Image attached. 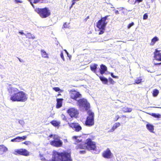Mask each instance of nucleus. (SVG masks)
<instances>
[{"mask_svg": "<svg viewBox=\"0 0 161 161\" xmlns=\"http://www.w3.org/2000/svg\"><path fill=\"white\" fill-rule=\"evenodd\" d=\"M104 30H101L99 33V35H101L103 34L104 32Z\"/></svg>", "mask_w": 161, "mask_h": 161, "instance_id": "nucleus-48", "label": "nucleus"}, {"mask_svg": "<svg viewBox=\"0 0 161 161\" xmlns=\"http://www.w3.org/2000/svg\"><path fill=\"white\" fill-rule=\"evenodd\" d=\"M120 117L119 115H116L115 117V119H114L115 121H117L119 119V118Z\"/></svg>", "mask_w": 161, "mask_h": 161, "instance_id": "nucleus-46", "label": "nucleus"}, {"mask_svg": "<svg viewBox=\"0 0 161 161\" xmlns=\"http://www.w3.org/2000/svg\"><path fill=\"white\" fill-rule=\"evenodd\" d=\"M35 11L42 18L48 17L51 14L50 10L47 7L42 8H36L35 9Z\"/></svg>", "mask_w": 161, "mask_h": 161, "instance_id": "nucleus-2", "label": "nucleus"}, {"mask_svg": "<svg viewBox=\"0 0 161 161\" xmlns=\"http://www.w3.org/2000/svg\"><path fill=\"white\" fill-rule=\"evenodd\" d=\"M76 149L77 150L81 149L84 150L86 149V144H85V142L78 144L76 147Z\"/></svg>", "mask_w": 161, "mask_h": 161, "instance_id": "nucleus-17", "label": "nucleus"}, {"mask_svg": "<svg viewBox=\"0 0 161 161\" xmlns=\"http://www.w3.org/2000/svg\"><path fill=\"white\" fill-rule=\"evenodd\" d=\"M109 15H106L105 17L102 18L100 19L99 20L97 23L96 26L99 29L104 30L105 27L107 24L106 21L107 19V18Z\"/></svg>", "mask_w": 161, "mask_h": 161, "instance_id": "nucleus-5", "label": "nucleus"}, {"mask_svg": "<svg viewBox=\"0 0 161 161\" xmlns=\"http://www.w3.org/2000/svg\"><path fill=\"white\" fill-rule=\"evenodd\" d=\"M97 65L96 64H94L92 65H90V68L91 70L93 71V72L96 74L98 76V73L99 72L98 71H96V69L97 68Z\"/></svg>", "mask_w": 161, "mask_h": 161, "instance_id": "nucleus-14", "label": "nucleus"}, {"mask_svg": "<svg viewBox=\"0 0 161 161\" xmlns=\"http://www.w3.org/2000/svg\"><path fill=\"white\" fill-rule=\"evenodd\" d=\"M11 141L12 142H20L19 136L16 137V138L11 139Z\"/></svg>", "mask_w": 161, "mask_h": 161, "instance_id": "nucleus-31", "label": "nucleus"}, {"mask_svg": "<svg viewBox=\"0 0 161 161\" xmlns=\"http://www.w3.org/2000/svg\"><path fill=\"white\" fill-rule=\"evenodd\" d=\"M31 4L33 6V7H34V5L31 3Z\"/></svg>", "mask_w": 161, "mask_h": 161, "instance_id": "nucleus-60", "label": "nucleus"}, {"mask_svg": "<svg viewBox=\"0 0 161 161\" xmlns=\"http://www.w3.org/2000/svg\"><path fill=\"white\" fill-rule=\"evenodd\" d=\"M161 62L160 63H154V65L155 66H157L158 65H161Z\"/></svg>", "mask_w": 161, "mask_h": 161, "instance_id": "nucleus-50", "label": "nucleus"}, {"mask_svg": "<svg viewBox=\"0 0 161 161\" xmlns=\"http://www.w3.org/2000/svg\"><path fill=\"white\" fill-rule=\"evenodd\" d=\"M143 0H135V2L136 3H140L142 2Z\"/></svg>", "mask_w": 161, "mask_h": 161, "instance_id": "nucleus-49", "label": "nucleus"}, {"mask_svg": "<svg viewBox=\"0 0 161 161\" xmlns=\"http://www.w3.org/2000/svg\"><path fill=\"white\" fill-rule=\"evenodd\" d=\"M159 40L158 38L156 36L154 37L153 39H152L151 42L150 43L151 46L153 45L156 42L158 41Z\"/></svg>", "mask_w": 161, "mask_h": 161, "instance_id": "nucleus-22", "label": "nucleus"}, {"mask_svg": "<svg viewBox=\"0 0 161 161\" xmlns=\"http://www.w3.org/2000/svg\"><path fill=\"white\" fill-rule=\"evenodd\" d=\"M50 123L54 127H58L60 124V122L57 121L55 120H53L50 122Z\"/></svg>", "mask_w": 161, "mask_h": 161, "instance_id": "nucleus-21", "label": "nucleus"}, {"mask_svg": "<svg viewBox=\"0 0 161 161\" xmlns=\"http://www.w3.org/2000/svg\"><path fill=\"white\" fill-rule=\"evenodd\" d=\"M64 51H65V52L68 55L69 53H68V52L67 51V50H64Z\"/></svg>", "mask_w": 161, "mask_h": 161, "instance_id": "nucleus-57", "label": "nucleus"}, {"mask_svg": "<svg viewBox=\"0 0 161 161\" xmlns=\"http://www.w3.org/2000/svg\"><path fill=\"white\" fill-rule=\"evenodd\" d=\"M44 0H34L33 3H43Z\"/></svg>", "mask_w": 161, "mask_h": 161, "instance_id": "nucleus-32", "label": "nucleus"}, {"mask_svg": "<svg viewBox=\"0 0 161 161\" xmlns=\"http://www.w3.org/2000/svg\"><path fill=\"white\" fill-rule=\"evenodd\" d=\"M142 79L141 77H140L135 80V82L136 84H139L142 82Z\"/></svg>", "mask_w": 161, "mask_h": 161, "instance_id": "nucleus-28", "label": "nucleus"}, {"mask_svg": "<svg viewBox=\"0 0 161 161\" xmlns=\"http://www.w3.org/2000/svg\"><path fill=\"white\" fill-rule=\"evenodd\" d=\"M63 100V98H57L56 99L57 103L56 108H60L62 106V101Z\"/></svg>", "mask_w": 161, "mask_h": 161, "instance_id": "nucleus-15", "label": "nucleus"}, {"mask_svg": "<svg viewBox=\"0 0 161 161\" xmlns=\"http://www.w3.org/2000/svg\"><path fill=\"white\" fill-rule=\"evenodd\" d=\"M65 141L67 142V140L66 139L65 140Z\"/></svg>", "mask_w": 161, "mask_h": 161, "instance_id": "nucleus-62", "label": "nucleus"}, {"mask_svg": "<svg viewBox=\"0 0 161 161\" xmlns=\"http://www.w3.org/2000/svg\"><path fill=\"white\" fill-rule=\"evenodd\" d=\"M146 127L147 129L151 132H153L154 130V126L150 124H147L146 125Z\"/></svg>", "mask_w": 161, "mask_h": 161, "instance_id": "nucleus-20", "label": "nucleus"}, {"mask_svg": "<svg viewBox=\"0 0 161 161\" xmlns=\"http://www.w3.org/2000/svg\"><path fill=\"white\" fill-rule=\"evenodd\" d=\"M18 59H19V61L20 62H23V60H21L20 59V58H18Z\"/></svg>", "mask_w": 161, "mask_h": 161, "instance_id": "nucleus-55", "label": "nucleus"}, {"mask_svg": "<svg viewBox=\"0 0 161 161\" xmlns=\"http://www.w3.org/2000/svg\"><path fill=\"white\" fill-rule=\"evenodd\" d=\"M79 153L81 154H84L86 153V151L85 150L80 151H79Z\"/></svg>", "mask_w": 161, "mask_h": 161, "instance_id": "nucleus-43", "label": "nucleus"}, {"mask_svg": "<svg viewBox=\"0 0 161 161\" xmlns=\"http://www.w3.org/2000/svg\"><path fill=\"white\" fill-rule=\"evenodd\" d=\"M151 115L153 117L156 118H160L161 117V115L159 114H155L154 113H152Z\"/></svg>", "mask_w": 161, "mask_h": 161, "instance_id": "nucleus-30", "label": "nucleus"}, {"mask_svg": "<svg viewBox=\"0 0 161 161\" xmlns=\"http://www.w3.org/2000/svg\"><path fill=\"white\" fill-rule=\"evenodd\" d=\"M99 78L103 84H108V80L107 78L101 76H99Z\"/></svg>", "mask_w": 161, "mask_h": 161, "instance_id": "nucleus-23", "label": "nucleus"}, {"mask_svg": "<svg viewBox=\"0 0 161 161\" xmlns=\"http://www.w3.org/2000/svg\"><path fill=\"white\" fill-rule=\"evenodd\" d=\"M23 143L26 145H28L29 144H31V142L29 141H26L24 142H23Z\"/></svg>", "mask_w": 161, "mask_h": 161, "instance_id": "nucleus-38", "label": "nucleus"}, {"mask_svg": "<svg viewBox=\"0 0 161 161\" xmlns=\"http://www.w3.org/2000/svg\"><path fill=\"white\" fill-rule=\"evenodd\" d=\"M120 125L121 124L119 122H118L115 123L111 128L110 131L111 132L114 131L115 130L117 129L118 127L120 126Z\"/></svg>", "mask_w": 161, "mask_h": 161, "instance_id": "nucleus-19", "label": "nucleus"}, {"mask_svg": "<svg viewBox=\"0 0 161 161\" xmlns=\"http://www.w3.org/2000/svg\"><path fill=\"white\" fill-rule=\"evenodd\" d=\"M68 124L69 126L76 132H79L82 130V127L78 123L74 122Z\"/></svg>", "mask_w": 161, "mask_h": 161, "instance_id": "nucleus-10", "label": "nucleus"}, {"mask_svg": "<svg viewBox=\"0 0 161 161\" xmlns=\"http://www.w3.org/2000/svg\"><path fill=\"white\" fill-rule=\"evenodd\" d=\"M85 144H86V149L89 151L96 150L97 147L96 143L92 141L91 139H86Z\"/></svg>", "mask_w": 161, "mask_h": 161, "instance_id": "nucleus-6", "label": "nucleus"}, {"mask_svg": "<svg viewBox=\"0 0 161 161\" xmlns=\"http://www.w3.org/2000/svg\"><path fill=\"white\" fill-rule=\"evenodd\" d=\"M64 51H65V52L68 55L69 53H68V52L67 51V50H64Z\"/></svg>", "mask_w": 161, "mask_h": 161, "instance_id": "nucleus-56", "label": "nucleus"}, {"mask_svg": "<svg viewBox=\"0 0 161 161\" xmlns=\"http://www.w3.org/2000/svg\"><path fill=\"white\" fill-rule=\"evenodd\" d=\"M77 103L79 105L84 107L86 110H88L90 108V104L86 99L84 98L78 100Z\"/></svg>", "mask_w": 161, "mask_h": 161, "instance_id": "nucleus-9", "label": "nucleus"}, {"mask_svg": "<svg viewBox=\"0 0 161 161\" xmlns=\"http://www.w3.org/2000/svg\"><path fill=\"white\" fill-rule=\"evenodd\" d=\"M89 16H87L85 19V21H86V20H87V19H89Z\"/></svg>", "mask_w": 161, "mask_h": 161, "instance_id": "nucleus-54", "label": "nucleus"}, {"mask_svg": "<svg viewBox=\"0 0 161 161\" xmlns=\"http://www.w3.org/2000/svg\"><path fill=\"white\" fill-rule=\"evenodd\" d=\"M102 157L106 159H111L113 157V154L109 148L104 151L102 154Z\"/></svg>", "mask_w": 161, "mask_h": 161, "instance_id": "nucleus-11", "label": "nucleus"}, {"mask_svg": "<svg viewBox=\"0 0 161 161\" xmlns=\"http://www.w3.org/2000/svg\"><path fill=\"white\" fill-rule=\"evenodd\" d=\"M53 90H54L56 92H58L59 91L60 92H63L64 90H61L58 87H54L53 88Z\"/></svg>", "mask_w": 161, "mask_h": 161, "instance_id": "nucleus-29", "label": "nucleus"}, {"mask_svg": "<svg viewBox=\"0 0 161 161\" xmlns=\"http://www.w3.org/2000/svg\"><path fill=\"white\" fill-rule=\"evenodd\" d=\"M68 25L67 23H66V22L64 23L63 24V28H68Z\"/></svg>", "mask_w": 161, "mask_h": 161, "instance_id": "nucleus-39", "label": "nucleus"}, {"mask_svg": "<svg viewBox=\"0 0 161 161\" xmlns=\"http://www.w3.org/2000/svg\"><path fill=\"white\" fill-rule=\"evenodd\" d=\"M82 142V140L80 138H79L77 140H75V144H78L79 143Z\"/></svg>", "mask_w": 161, "mask_h": 161, "instance_id": "nucleus-34", "label": "nucleus"}, {"mask_svg": "<svg viewBox=\"0 0 161 161\" xmlns=\"http://www.w3.org/2000/svg\"><path fill=\"white\" fill-rule=\"evenodd\" d=\"M41 55L42 57L44 58H48V56L47 54L44 50H41Z\"/></svg>", "mask_w": 161, "mask_h": 161, "instance_id": "nucleus-25", "label": "nucleus"}, {"mask_svg": "<svg viewBox=\"0 0 161 161\" xmlns=\"http://www.w3.org/2000/svg\"><path fill=\"white\" fill-rule=\"evenodd\" d=\"M108 81H109V83L110 84H114V83H115L114 81L111 78H110V77L108 79Z\"/></svg>", "mask_w": 161, "mask_h": 161, "instance_id": "nucleus-33", "label": "nucleus"}, {"mask_svg": "<svg viewBox=\"0 0 161 161\" xmlns=\"http://www.w3.org/2000/svg\"><path fill=\"white\" fill-rule=\"evenodd\" d=\"M69 93L70 98L75 101H77L78 99L80 98L81 97V94L74 89L69 91Z\"/></svg>", "mask_w": 161, "mask_h": 161, "instance_id": "nucleus-7", "label": "nucleus"}, {"mask_svg": "<svg viewBox=\"0 0 161 161\" xmlns=\"http://www.w3.org/2000/svg\"><path fill=\"white\" fill-rule=\"evenodd\" d=\"M79 138H80V136H74L72 137V138L75 139V140H77Z\"/></svg>", "mask_w": 161, "mask_h": 161, "instance_id": "nucleus-44", "label": "nucleus"}, {"mask_svg": "<svg viewBox=\"0 0 161 161\" xmlns=\"http://www.w3.org/2000/svg\"><path fill=\"white\" fill-rule=\"evenodd\" d=\"M67 112L71 117H76L78 114L77 110L74 108H69L67 110Z\"/></svg>", "mask_w": 161, "mask_h": 161, "instance_id": "nucleus-12", "label": "nucleus"}, {"mask_svg": "<svg viewBox=\"0 0 161 161\" xmlns=\"http://www.w3.org/2000/svg\"><path fill=\"white\" fill-rule=\"evenodd\" d=\"M26 38L29 39H34L35 37L34 36L30 33H27L25 35Z\"/></svg>", "mask_w": 161, "mask_h": 161, "instance_id": "nucleus-24", "label": "nucleus"}, {"mask_svg": "<svg viewBox=\"0 0 161 161\" xmlns=\"http://www.w3.org/2000/svg\"><path fill=\"white\" fill-rule=\"evenodd\" d=\"M129 3L131 4H135L136 3L135 0H129Z\"/></svg>", "mask_w": 161, "mask_h": 161, "instance_id": "nucleus-36", "label": "nucleus"}, {"mask_svg": "<svg viewBox=\"0 0 161 161\" xmlns=\"http://www.w3.org/2000/svg\"><path fill=\"white\" fill-rule=\"evenodd\" d=\"M107 70V67L103 64H102L100 65V73L101 75H103L105 72Z\"/></svg>", "mask_w": 161, "mask_h": 161, "instance_id": "nucleus-16", "label": "nucleus"}, {"mask_svg": "<svg viewBox=\"0 0 161 161\" xmlns=\"http://www.w3.org/2000/svg\"><path fill=\"white\" fill-rule=\"evenodd\" d=\"M53 136L54 135L53 134H51L48 136V137L50 138H52V137H53Z\"/></svg>", "mask_w": 161, "mask_h": 161, "instance_id": "nucleus-53", "label": "nucleus"}, {"mask_svg": "<svg viewBox=\"0 0 161 161\" xmlns=\"http://www.w3.org/2000/svg\"><path fill=\"white\" fill-rule=\"evenodd\" d=\"M65 141L67 142V140L66 139L65 140Z\"/></svg>", "mask_w": 161, "mask_h": 161, "instance_id": "nucleus-61", "label": "nucleus"}, {"mask_svg": "<svg viewBox=\"0 0 161 161\" xmlns=\"http://www.w3.org/2000/svg\"><path fill=\"white\" fill-rule=\"evenodd\" d=\"M132 109L131 108H123L122 109V111L124 113H129L131 112Z\"/></svg>", "mask_w": 161, "mask_h": 161, "instance_id": "nucleus-26", "label": "nucleus"}, {"mask_svg": "<svg viewBox=\"0 0 161 161\" xmlns=\"http://www.w3.org/2000/svg\"><path fill=\"white\" fill-rule=\"evenodd\" d=\"M160 51L157 49H155L153 53V58L155 60L158 61H161V53H160Z\"/></svg>", "mask_w": 161, "mask_h": 161, "instance_id": "nucleus-13", "label": "nucleus"}, {"mask_svg": "<svg viewBox=\"0 0 161 161\" xmlns=\"http://www.w3.org/2000/svg\"><path fill=\"white\" fill-rule=\"evenodd\" d=\"M159 93V91L157 89H154L153 90L152 93L153 96L154 97H157Z\"/></svg>", "mask_w": 161, "mask_h": 161, "instance_id": "nucleus-27", "label": "nucleus"}, {"mask_svg": "<svg viewBox=\"0 0 161 161\" xmlns=\"http://www.w3.org/2000/svg\"><path fill=\"white\" fill-rule=\"evenodd\" d=\"M61 95V94H60V93H58V95H57V96H60Z\"/></svg>", "mask_w": 161, "mask_h": 161, "instance_id": "nucleus-59", "label": "nucleus"}, {"mask_svg": "<svg viewBox=\"0 0 161 161\" xmlns=\"http://www.w3.org/2000/svg\"><path fill=\"white\" fill-rule=\"evenodd\" d=\"M148 18V15L147 13H145L144 14V15L143 16V19H147Z\"/></svg>", "mask_w": 161, "mask_h": 161, "instance_id": "nucleus-40", "label": "nucleus"}, {"mask_svg": "<svg viewBox=\"0 0 161 161\" xmlns=\"http://www.w3.org/2000/svg\"><path fill=\"white\" fill-rule=\"evenodd\" d=\"M114 12H115V13L116 14H119V11L118 10H115Z\"/></svg>", "mask_w": 161, "mask_h": 161, "instance_id": "nucleus-51", "label": "nucleus"}, {"mask_svg": "<svg viewBox=\"0 0 161 161\" xmlns=\"http://www.w3.org/2000/svg\"><path fill=\"white\" fill-rule=\"evenodd\" d=\"M8 150V148L4 145H0V154H2Z\"/></svg>", "mask_w": 161, "mask_h": 161, "instance_id": "nucleus-18", "label": "nucleus"}, {"mask_svg": "<svg viewBox=\"0 0 161 161\" xmlns=\"http://www.w3.org/2000/svg\"><path fill=\"white\" fill-rule=\"evenodd\" d=\"M53 140L50 142V143L54 147H61L63 146V142L61 140L59 137L58 136L54 134L53 136Z\"/></svg>", "mask_w": 161, "mask_h": 161, "instance_id": "nucleus-4", "label": "nucleus"}, {"mask_svg": "<svg viewBox=\"0 0 161 161\" xmlns=\"http://www.w3.org/2000/svg\"><path fill=\"white\" fill-rule=\"evenodd\" d=\"M27 136H23L22 137L19 136L20 141H21L22 140H25Z\"/></svg>", "mask_w": 161, "mask_h": 161, "instance_id": "nucleus-35", "label": "nucleus"}, {"mask_svg": "<svg viewBox=\"0 0 161 161\" xmlns=\"http://www.w3.org/2000/svg\"><path fill=\"white\" fill-rule=\"evenodd\" d=\"M119 10V11H122V13H124V12L123 11L125 9V8L123 7H120L119 8H118Z\"/></svg>", "mask_w": 161, "mask_h": 161, "instance_id": "nucleus-45", "label": "nucleus"}, {"mask_svg": "<svg viewBox=\"0 0 161 161\" xmlns=\"http://www.w3.org/2000/svg\"><path fill=\"white\" fill-rule=\"evenodd\" d=\"M87 116L84 125L87 127H92L95 124L94 113L89 110L87 111Z\"/></svg>", "mask_w": 161, "mask_h": 161, "instance_id": "nucleus-3", "label": "nucleus"}, {"mask_svg": "<svg viewBox=\"0 0 161 161\" xmlns=\"http://www.w3.org/2000/svg\"><path fill=\"white\" fill-rule=\"evenodd\" d=\"M134 25V23L133 22H132L131 23L129 24L127 28L128 29H130L131 26Z\"/></svg>", "mask_w": 161, "mask_h": 161, "instance_id": "nucleus-37", "label": "nucleus"}, {"mask_svg": "<svg viewBox=\"0 0 161 161\" xmlns=\"http://www.w3.org/2000/svg\"><path fill=\"white\" fill-rule=\"evenodd\" d=\"M60 57H61V58L64 61V56L63 53V52L62 51H61V52Z\"/></svg>", "mask_w": 161, "mask_h": 161, "instance_id": "nucleus-41", "label": "nucleus"}, {"mask_svg": "<svg viewBox=\"0 0 161 161\" xmlns=\"http://www.w3.org/2000/svg\"><path fill=\"white\" fill-rule=\"evenodd\" d=\"M13 153L16 155H21L25 156H28L30 154V152L24 148L15 149Z\"/></svg>", "mask_w": 161, "mask_h": 161, "instance_id": "nucleus-8", "label": "nucleus"}, {"mask_svg": "<svg viewBox=\"0 0 161 161\" xmlns=\"http://www.w3.org/2000/svg\"><path fill=\"white\" fill-rule=\"evenodd\" d=\"M111 76L114 78H116V79H118L119 78V77L118 76H115L113 75V73H112L111 74Z\"/></svg>", "mask_w": 161, "mask_h": 161, "instance_id": "nucleus-42", "label": "nucleus"}, {"mask_svg": "<svg viewBox=\"0 0 161 161\" xmlns=\"http://www.w3.org/2000/svg\"><path fill=\"white\" fill-rule=\"evenodd\" d=\"M122 117L123 118H126V116L125 115H122Z\"/></svg>", "mask_w": 161, "mask_h": 161, "instance_id": "nucleus-58", "label": "nucleus"}, {"mask_svg": "<svg viewBox=\"0 0 161 161\" xmlns=\"http://www.w3.org/2000/svg\"><path fill=\"white\" fill-rule=\"evenodd\" d=\"M15 2V3H21L23 2V1L22 0H14Z\"/></svg>", "mask_w": 161, "mask_h": 161, "instance_id": "nucleus-47", "label": "nucleus"}, {"mask_svg": "<svg viewBox=\"0 0 161 161\" xmlns=\"http://www.w3.org/2000/svg\"><path fill=\"white\" fill-rule=\"evenodd\" d=\"M10 95V99L13 102H25L27 100V95L22 91H19L17 88L9 85L7 88Z\"/></svg>", "mask_w": 161, "mask_h": 161, "instance_id": "nucleus-1", "label": "nucleus"}, {"mask_svg": "<svg viewBox=\"0 0 161 161\" xmlns=\"http://www.w3.org/2000/svg\"><path fill=\"white\" fill-rule=\"evenodd\" d=\"M19 33L21 35H24V33H23V32L22 31H19Z\"/></svg>", "mask_w": 161, "mask_h": 161, "instance_id": "nucleus-52", "label": "nucleus"}]
</instances>
